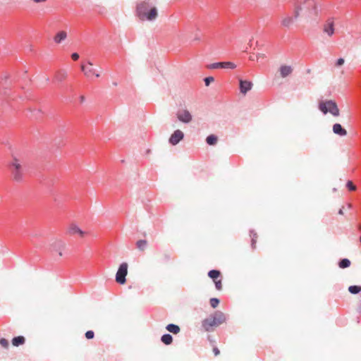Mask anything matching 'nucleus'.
Here are the masks:
<instances>
[{
  "label": "nucleus",
  "instance_id": "c9c22d12",
  "mask_svg": "<svg viewBox=\"0 0 361 361\" xmlns=\"http://www.w3.org/2000/svg\"><path fill=\"white\" fill-rule=\"evenodd\" d=\"M344 59L343 58H339L336 62V66H342L343 63H344Z\"/></svg>",
  "mask_w": 361,
  "mask_h": 361
},
{
  "label": "nucleus",
  "instance_id": "f3484780",
  "mask_svg": "<svg viewBox=\"0 0 361 361\" xmlns=\"http://www.w3.org/2000/svg\"><path fill=\"white\" fill-rule=\"evenodd\" d=\"M302 11V5L300 4H299L298 1L295 2L294 3L293 17H292L293 18V20H296L299 17L300 13Z\"/></svg>",
  "mask_w": 361,
  "mask_h": 361
},
{
  "label": "nucleus",
  "instance_id": "c85d7f7f",
  "mask_svg": "<svg viewBox=\"0 0 361 361\" xmlns=\"http://www.w3.org/2000/svg\"><path fill=\"white\" fill-rule=\"evenodd\" d=\"M147 242L145 240H139L136 243V247L138 250L143 251L147 247Z\"/></svg>",
  "mask_w": 361,
  "mask_h": 361
},
{
  "label": "nucleus",
  "instance_id": "423d86ee",
  "mask_svg": "<svg viewBox=\"0 0 361 361\" xmlns=\"http://www.w3.org/2000/svg\"><path fill=\"white\" fill-rule=\"evenodd\" d=\"M209 69L225 68V69H234L236 65L230 61L216 62L210 63L207 66Z\"/></svg>",
  "mask_w": 361,
  "mask_h": 361
},
{
  "label": "nucleus",
  "instance_id": "20e7f679",
  "mask_svg": "<svg viewBox=\"0 0 361 361\" xmlns=\"http://www.w3.org/2000/svg\"><path fill=\"white\" fill-rule=\"evenodd\" d=\"M319 109L324 114L330 113L334 116L339 115V109L336 103L333 100L322 101L319 103Z\"/></svg>",
  "mask_w": 361,
  "mask_h": 361
},
{
  "label": "nucleus",
  "instance_id": "c756f323",
  "mask_svg": "<svg viewBox=\"0 0 361 361\" xmlns=\"http://www.w3.org/2000/svg\"><path fill=\"white\" fill-rule=\"evenodd\" d=\"M209 302H210V305L213 308H215V307H216L219 305V304L220 302V300L218 298H212L210 299Z\"/></svg>",
  "mask_w": 361,
  "mask_h": 361
},
{
  "label": "nucleus",
  "instance_id": "f257e3e1",
  "mask_svg": "<svg viewBox=\"0 0 361 361\" xmlns=\"http://www.w3.org/2000/svg\"><path fill=\"white\" fill-rule=\"evenodd\" d=\"M135 15L140 20L153 21L157 18L158 11L150 0L138 1L136 2Z\"/></svg>",
  "mask_w": 361,
  "mask_h": 361
},
{
  "label": "nucleus",
  "instance_id": "aec40b11",
  "mask_svg": "<svg viewBox=\"0 0 361 361\" xmlns=\"http://www.w3.org/2000/svg\"><path fill=\"white\" fill-rule=\"evenodd\" d=\"M161 341L165 345H170L173 342V336L170 334H164L161 337Z\"/></svg>",
  "mask_w": 361,
  "mask_h": 361
},
{
  "label": "nucleus",
  "instance_id": "ea45409f",
  "mask_svg": "<svg viewBox=\"0 0 361 361\" xmlns=\"http://www.w3.org/2000/svg\"><path fill=\"white\" fill-rule=\"evenodd\" d=\"M80 102L82 103L85 100V98L84 96H80Z\"/></svg>",
  "mask_w": 361,
  "mask_h": 361
},
{
  "label": "nucleus",
  "instance_id": "a19ab883",
  "mask_svg": "<svg viewBox=\"0 0 361 361\" xmlns=\"http://www.w3.org/2000/svg\"><path fill=\"white\" fill-rule=\"evenodd\" d=\"M32 1L35 3H41V2L45 1L46 0H32Z\"/></svg>",
  "mask_w": 361,
  "mask_h": 361
},
{
  "label": "nucleus",
  "instance_id": "4c0bfd02",
  "mask_svg": "<svg viewBox=\"0 0 361 361\" xmlns=\"http://www.w3.org/2000/svg\"><path fill=\"white\" fill-rule=\"evenodd\" d=\"M213 352H214V355H215L216 356V355H219V353H220L219 350V349H218V348H216V347H214V348H213Z\"/></svg>",
  "mask_w": 361,
  "mask_h": 361
},
{
  "label": "nucleus",
  "instance_id": "6e6552de",
  "mask_svg": "<svg viewBox=\"0 0 361 361\" xmlns=\"http://www.w3.org/2000/svg\"><path fill=\"white\" fill-rule=\"evenodd\" d=\"M300 4L302 5V10L306 9L314 14L317 13V6L314 0H304L302 3Z\"/></svg>",
  "mask_w": 361,
  "mask_h": 361
},
{
  "label": "nucleus",
  "instance_id": "ddd939ff",
  "mask_svg": "<svg viewBox=\"0 0 361 361\" xmlns=\"http://www.w3.org/2000/svg\"><path fill=\"white\" fill-rule=\"evenodd\" d=\"M324 32L329 36H331L334 33V23L331 19H329L324 25Z\"/></svg>",
  "mask_w": 361,
  "mask_h": 361
},
{
  "label": "nucleus",
  "instance_id": "393cba45",
  "mask_svg": "<svg viewBox=\"0 0 361 361\" xmlns=\"http://www.w3.org/2000/svg\"><path fill=\"white\" fill-rule=\"evenodd\" d=\"M350 261L347 258H343L339 260L338 262V267L341 269H345L350 266Z\"/></svg>",
  "mask_w": 361,
  "mask_h": 361
},
{
  "label": "nucleus",
  "instance_id": "a211bd4d",
  "mask_svg": "<svg viewBox=\"0 0 361 361\" xmlns=\"http://www.w3.org/2000/svg\"><path fill=\"white\" fill-rule=\"evenodd\" d=\"M166 329L173 334H177L180 332V329L179 327V326L176 325V324H168L166 326Z\"/></svg>",
  "mask_w": 361,
  "mask_h": 361
},
{
  "label": "nucleus",
  "instance_id": "bb28decb",
  "mask_svg": "<svg viewBox=\"0 0 361 361\" xmlns=\"http://www.w3.org/2000/svg\"><path fill=\"white\" fill-rule=\"evenodd\" d=\"M348 291L353 295L358 294L361 292V286L357 285L350 286Z\"/></svg>",
  "mask_w": 361,
  "mask_h": 361
},
{
  "label": "nucleus",
  "instance_id": "f8f14e48",
  "mask_svg": "<svg viewBox=\"0 0 361 361\" xmlns=\"http://www.w3.org/2000/svg\"><path fill=\"white\" fill-rule=\"evenodd\" d=\"M81 70L87 77H90L91 75H94L97 78L100 76L99 73H98L94 68L87 67L84 64L81 65Z\"/></svg>",
  "mask_w": 361,
  "mask_h": 361
},
{
  "label": "nucleus",
  "instance_id": "4468645a",
  "mask_svg": "<svg viewBox=\"0 0 361 361\" xmlns=\"http://www.w3.org/2000/svg\"><path fill=\"white\" fill-rule=\"evenodd\" d=\"M333 132L335 134L338 135L340 136H345L347 135L346 130L344 128H343V126L340 123H335L333 126Z\"/></svg>",
  "mask_w": 361,
  "mask_h": 361
},
{
  "label": "nucleus",
  "instance_id": "6ab92c4d",
  "mask_svg": "<svg viewBox=\"0 0 361 361\" xmlns=\"http://www.w3.org/2000/svg\"><path fill=\"white\" fill-rule=\"evenodd\" d=\"M69 233L71 234H75L78 233L81 237H83L85 235V232L82 231L79 227H78L76 225H71L69 228Z\"/></svg>",
  "mask_w": 361,
  "mask_h": 361
},
{
  "label": "nucleus",
  "instance_id": "2eb2a0df",
  "mask_svg": "<svg viewBox=\"0 0 361 361\" xmlns=\"http://www.w3.org/2000/svg\"><path fill=\"white\" fill-rule=\"evenodd\" d=\"M279 71H280V74H281V77L286 78V77L288 76L292 73L293 68L290 66L283 65L280 67Z\"/></svg>",
  "mask_w": 361,
  "mask_h": 361
},
{
  "label": "nucleus",
  "instance_id": "5701e85b",
  "mask_svg": "<svg viewBox=\"0 0 361 361\" xmlns=\"http://www.w3.org/2000/svg\"><path fill=\"white\" fill-rule=\"evenodd\" d=\"M293 20L292 17L287 16L281 20V25L285 27H289L293 23Z\"/></svg>",
  "mask_w": 361,
  "mask_h": 361
},
{
  "label": "nucleus",
  "instance_id": "a878e982",
  "mask_svg": "<svg viewBox=\"0 0 361 361\" xmlns=\"http://www.w3.org/2000/svg\"><path fill=\"white\" fill-rule=\"evenodd\" d=\"M221 275V272L216 269L210 270L208 272V276L211 278L214 281H216Z\"/></svg>",
  "mask_w": 361,
  "mask_h": 361
},
{
  "label": "nucleus",
  "instance_id": "9b49d317",
  "mask_svg": "<svg viewBox=\"0 0 361 361\" xmlns=\"http://www.w3.org/2000/svg\"><path fill=\"white\" fill-rule=\"evenodd\" d=\"M54 251L59 252V255L62 256V250L65 248V243L61 240H56L51 244Z\"/></svg>",
  "mask_w": 361,
  "mask_h": 361
},
{
  "label": "nucleus",
  "instance_id": "b1692460",
  "mask_svg": "<svg viewBox=\"0 0 361 361\" xmlns=\"http://www.w3.org/2000/svg\"><path fill=\"white\" fill-rule=\"evenodd\" d=\"M218 140L217 136L215 135H209L206 138V142L209 145H214Z\"/></svg>",
  "mask_w": 361,
  "mask_h": 361
},
{
  "label": "nucleus",
  "instance_id": "72a5a7b5",
  "mask_svg": "<svg viewBox=\"0 0 361 361\" xmlns=\"http://www.w3.org/2000/svg\"><path fill=\"white\" fill-rule=\"evenodd\" d=\"M94 336V333L93 331L92 330H89L87 331L86 333H85V337L87 338V339H92L93 338Z\"/></svg>",
  "mask_w": 361,
  "mask_h": 361
},
{
  "label": "nucleus",
  "instance_id": "1a4fd4ad",
  "mask_svg": "<svg viewBox=\"0 0 361 361\" xmlns=\"http://www.w3.org/2000/svg\"><path fill=\"white\" fill-rule=\"evenodd\" d=\"M183 137L184 133L180 130H176L169 137V142L172 145H176Z\"/></svg>",
  "mask_w": 361,
  "mask_h": 361
},
{
  "label": "nucleus",
  "instance_id": "7c9ffc66",
  "mask_svg": "<svg viewBox=\"0 0 361 361\" xmlns=\"http://www.w3.org/2000/svg\"><path fill=\"white\" fill-rule=\"evenodd\" d=\"M0 345L3 348L7 349L8 348V346H9L8 341L7 339L4 338H0Z\"/></svg>",
  "mask_w": 361,
  "mask_h": 361
},
{
  "label": "nucleus",
  "instance_id": "7ed1b4c3",
  "mask_svg": "<svg viewBox=\"0 0 361 361\" xmlns=\"http://www.w3.org/2000/svg\"><path fill=\"white\" fill-rule=\"evenodd\" d=\"M226 320V317L224 312L216 311L213 314H211L202 322V326L205 331L209 332L212 330V327L221 325Z\"/></svg>",
  "mask_w": 361,
  "mask_h": 361
},
{
  "label": "nucleus",
  "instance_id": "f03ea898",
  "mask_svg": "<svg viewBox=\"0 0 361 361\" xmlns=\"http://www.w3.org/2000/svg\"><path fill=\"white\" fill-rule=\"evenodd\" d=\"M8 166L13 180L16 182H21L26 171L24 160L17 155H13Z\"/></svg>",
  "mask_w": 361,
  "mask_h": 361
},
{
  "label": "nucleus",
  "instance_id": "473e14b6",
  "mask_svg": "<svg viewBox=\"0 0 361 361\" xmlns=\"http://www.w3.org/2000/svg\"><path fill=\"white\" fill-rule=\"evenodd\" d=\"M214 80V78L212 76L206 77L204 79V82L206 86H209L211 84V82H212Z\"/></svg>",
  "mask_w": 361,
  "mask_h": 361
},
{
  "label": "nucleus",
  "instance_id": "58836bf2",
  "mask_svg": "<svg viewBox=\"0 0 361 361\" xmlns=\"http://www.w3.org/2000/svg\"><path fill=\"white\" fill-rule=\"evenodd\" d=\"M263 57H264V55L263 54H258L257 55V60H258L259 59H260V58H263Z\"/></svg>",
  "mask_w": 361,
  "mask_h": 361
},
{
  "label": "nucleus",
  "instance_id": "39448f33",
  "mask_svg": "<svg viewBox=\"0 0 361 361\" xmlns=\"http://www.w3.org/2000/svg\"><path fill=\"white\" fill-rule=\"evenodd\" d=\"M128 264L123 262L120 264L116 274V281L119 284H124L126 281V276L128 274Z\"/></svg>",
  "mask_w": 361,
  "mask_h": 361
},
{
  "label": "nucleus",
  "instance_id": "2f4dec72",
  "mask_svg": "<svg viewBox=\"0 0 361 361\" xmlns=\"http://www.w3.org/2000/svg\"><path fill=\"white\" fill-rule=\"evenodd\" d=\"M346 187L350 191H354L356 190V186L353 184V183L350 180H348L346 183Z\"/></svg>",
  "mask_w": 361,
  "mask_h": 361
},
{
  "label": "nucleus",
  "instance_id": "79ce46f5",
  "mask_svg": "<svg viewBox=\"0 0 361 361\" xmlns=\"http://www.w3.org/2000/svg\"><path fill=\"white\" fill-rule=\"evenodd\" d=\"M200 37L197 35H195V40H200Z\"/></svg>",
  "mask_w": 361,
  "mask_h": 361
},
{
  "label": "nucleus",
  "instance_id": "4be33fe9",
  "mask_svg": "<svg viewBox=\"0 0 361 361\" xmlns=\"http://www.w3.org/2000/svg\"><path fill=\"white\" fill-rule=\"evenodd\" d=\"M67 77V73L65 71H59L56 73L55 75V80L59 82H62Z\"/></svg>",
  "mask_w": 361,
  "mask_h": 361
},
{
  "label": "nucleus",
  "instance_id": "9d476101",
  "mask_svg": "<svg viewBox=\"0 0 361 361\" xmlns=\"http://www.w3.org/2000/svg\"><path fill=\"white\" fill-rule=\"evenodd\" d=\"M252 87V82L243 79L239 80V89L242 94H245Z\"/></svg>",
  "mask_w": 361,
  "mask_h": 361
},
{
  "label": "nucleus",
  "instance_id": "cd10ccee",
  "mask_svg": "<svg viewBox=\"0 0 361 361\" xmlns=\"http://www.w3.org/2000/svg\"><path fill=\"white\" fill-rule=\"evenodd\" d=\"M251 237V247L252 249L255 248V244L257 242V234L254 230L250 231Z\"/></svg>",
  "mask_w": 361,
  "mask_h": 361
},
{
  "label": "nucleus",
  "instance_id": "412c9836",
  "mask_svg": "<svg viewBox=\"0 0 361 361\" xmlns=\"http://www.w3.org/2000/svg\"><path fill=\"white\" fill-rule=\"evenodd\" d=\"M67 37V34L65 31H61L58 32L55 37H54V42L56 43H61L62 41H63Z\"/></svg>",
  "mask_w": 361,
  "mask_h": 361
},
{
  "label": "nucleus",
  "instance_id": "f704fd0d",
  "mask_svg": "<svg viewBox=\"0 0 361 361\" xmlns=\"http://www.w3.org/2000/svg\"><path fill=\"white\" fill-rule=\"evenodd\" d=\"M215 283V287L218 290H221L222 285H221V280H216L214 281Z\"/></svg>",
  "mask_w": 361,
  "mask_h": 361
},
{
  "label": "nucleus",
  "instance_id": "dca6fc26",
  "mask_svg": "<svg viewBox=\"0 0 361 361\" xmlns=\"http://www.w3.org/2000/svg\"><path fill=\"white\" fill-rule=\"evenodd\" d=\"M25 342V338L23 336H15L11 341L12 345L16 347L23 345Z\"/></svg>",
  "mask_w": 361,
  "mask_h": 361
},
{
  "label": "nucleus",
  "instance_id": "a18cd8bd",
  "mask_svg": "<svg viewBox=\"0 0 361 361\" xmlns=\"http://www.w3.org/2000/svg\"><path fill=\"white\" fill-rule=\"evenodd\" d=\"M359 229H361V225H359Z\"/></svg>",
  "mask_w": 361,
  "mask_h": 361
},
{
  "label": "nucleus",
  "instance_id": "37998d69",
  "mask_svg": "<svg viewBox=\"0 0 361 361\" xmlns=\"http://www.w3.org/2000/svg\"><path fill=\"white\" fill-rule=\"evenodd\" d=\"M87 64L90 66H92L93 65V63L90 61H87Z\"/></svg>",
  "mask_w": 361,
  "mask_h": 361
},
{
  "label": "nucleus",
  "instance_id": "0eeeda50",
  "mask_svg": "<svg viewBox=\"0 0 361 361\" xmlns=\"http://www.w3.org/2000/svg\"><path fill=\"white\" fill-rule=\"evenodd\" d=\"M176 116L178 121L183 123H189L192 119L191 114L187 109H179L176 113Z\"/></svg>",
  "mask_w": 361,
  "mask_h": 361
},
{
  "label": "nucleus",
  "instance_id": "c03bdc74",
  "mask_svg": "<svg viewBox=\"0 0 361 361\" xmlns=\"http://www.w3.org/2000/svg\"><path fill=\"white\" fill-rule=\"evenodd\" d=\"M338 214H343V209H339V211H338Z\"/></svg>",
  "mask_w": 361,
  "mask_h": 361
},
{
  "label": "nucleus",
  "instance_id": "e433bc0d",
  "mask_svg": "<svg viewBox=\"0 0 361 361\" xmlns=\"http://www.w3.org/2000/svg\"><path fill=\"white\" fill-rule=\"evenodd\" d=\"M79 54L76 52H74L71 54V58L74 61H77L79 59Z\"/></svg>",
  "mask_w": 361,
  "mask_h": 361
}]
</instances>
